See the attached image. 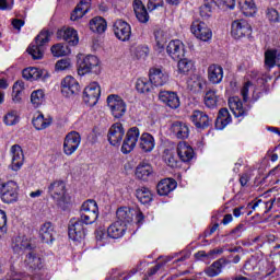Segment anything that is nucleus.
Segmentation results:
<instances>
[{
    "label": "nucleus",
    "mask_w": 280,
    "mask_h": 280,
    "mask_svg": "<svg viewBox=\"0 0 280 280\" xmlns=\"http://www.w3.org/2000/svg\"><path fill=\"white\" fill-rule=\"evenodd\" d=\"M80 217L71 220L68 229V235L73 242H82L86 237V226L95 224L100 218V208L93 199L84 201L80 208Z\"/></svg>",
    "instance_id": "obj_1"
},
{
    "label": "nucleus",
    "mask_w": 280,
    "mask_h": 280,
    "mask_svg": "<svg viewBox=\"0 0 280 280\" xmlns=\"http://www.w3.org/2000/svg\"><path fill=\"white\" fill-rule=\"evenodd\" d=\"M47 43H49V31H42L35 37V44L27 48V52L32 56L33 60H40L43 58Z\"/></svg>",
    "instance_id": "obj_2"
},
{
    "label": "nucleus",
    "mask_w": 280,
    "mask_h": 280,
    "mask_svg": "<svg viewBox=\"0 0 280 280\" xmlns=\"http://www.w3.org/2000/svg\"><path fill=\"white\" fill-rule=\"evenodd\" d=\"M48 194L59 207H62L67 200V184L60 179L51 182L48 186Z\"/></svg>",
    "instance_id": "obj_3"
},
{
    "label": "nucleus",
    "mask_w": 280,
    "mask_h": 280,
    "mask_svg": "<svg viewBox=\"0 0 280 280\" xmlns=\"http://www.w3.org/2000/svg\"><path fill=\"white\" fill-rule=\"evenodd\" d=\"M101 71L100 59L95 55L85 56L78 69L79 75H86V73H95L97 75Z\"/></svg>",
    "instance_id": "obj_4"
},
{
    "label": "nucleus",
    "mask_w": 280,
    "mask_h": 280,
    "mask_svg": "<svg viewBox=\"0 0 280 280\" xmlns=\"http://www.w3.org/2000/svg\"><path fill=\"white\" fill-rule=\"evenodd\" d=\"M253 34V27L246 20H235L232 22L231 26V36L235 38V40H240L242 38H248Z\"/></svg>",
    "instance_id": "obj_5"
},
{
    "label": "nucleus",
    "mask_w": 280,
    "mask_h": 280,
    "mask_svg": "<svg viewBox=\"0 0 280 280\" xmlns=\"http://www.w3.org/2000/svg\"><path fill=\"white\" fill-rule=\"evenodd\" d=\"M139 137H141V131H139V127H131L128 129L121 145L122 154H130V152H132V150L137 148Z\"/></svg>",
    "instance_id": "obj_6"
},
{
    "label": "nucleus",
    "mask_w": 280,
    "mask_h": 280,
    "mask_svg": "<svg viewBox=\"0 0 280 280\" xmlns=\"http://www.w3.org/2000/svg\"><path fill=\"white\" fill-rule=\"evenodd\" d=\"M107 106L112 110L113 117L119 119L126 115V102L119 95L110 94L107 97Z\"/></svg>",
    "instance_id": "obj_7"
},
{
    "label": "nucleus",
    "mask_w": 280,
    "mask_h": 280,
    "mask_svg": "<svg viewBox=\"0 0 280 280\" xmlns=\"http://www.w3.org/2000/svg\"><path fill=\"white\" fill-rule=\"evenodd\" d=\"M102 95V88L100 83L92 82L83 91V101L88 106H95L100 102Z\"/></svg>",
    "instance_id": "obj_8"
},
{
    "label": "nucleus",
    "mask_w": 280,
    "mask_h": 280,
    "mask_svg": "<svg viewBox=\"0 0 280 280\" xmlns=\"http://www.w3.org/2000/svg\"><path fill=\"white\" fill-rule=\"evenodd\" d=\"M190 32L198 38L199 40H203V43H207V40H211V37L213 36V33L211 32V28L207 26V24L202 21L196 20L192 22L190 26Z\"/></svg>",
    "instance_id": "obj_9"
},
{
    "label": "nucleus",
    "mask_w": 280,
    "mask_h": 280,
    "mask_svg": "<svg viewBox=\"0 0 280 280\" xmlns=\"http://www.w3.org/2000/svg\"><path fill=\"white\" fill-rule=\"evenodd\" d=\"M82 141V137H80V133L78 131H71L69 132L63 141V153L67 156H71L78 148H80V143Z\"/></svg>",
    "instance_id": "obj_10"
},
{
    "label": "nucleus",
    "mask_w": 280,
    "mask_h": 280,
    "mask_svg": "<svg viewBox=\"0 0 280 280\" xmlns=\"http://www.w3.org/2000/svg\"><path fill=\"white\" fill-rule=\"evenodd\" d=\"M1 194V200L7 205L16 202V198H19V185H16V182H8L4 184Z\"/></svg>",
    "instance_id": "obj_11"
},
{
    "label": "nucleus",
    "mask_w": 280,
    "mask_h": 280,
    "mask_svg": "<svg viewBox=\"0 0 280 280\" xmlns=\"http://www.w3.org/2000/svg\"><path fill=\"white\" fill-rule=\"evenodd\" d=\"M125 135L126 130L124 129V125L116 122L110 126L107 133V139L110 145H120L121 141H124Z\"/></svg>",
    "instance_id": "obj_12"
},
{
    "label": "nucleus",
    "mask_w": 280,
    "mask_h": 280,
    "mask_svg": "<svg viewBox=\"0 0 280 280\" xmlns=\"http://www.w3.org/2000/svg\"><path fill=\"white\" fill-rule=\"evenodd\" d=\"M61 93L65 97H71V95H78L80 93V83L73 77H66L61 81Z\"/></svg>",
    "instance_id": "obj_13"
},
{
    "label": "nucleus",
    "mask_w": 280,
    "mask_h": 280,
    "mask_svg": "<svg viewBox=\"0 0 280 280\" xmlns=\"http://www.w3.org/2000/svg\"><path fill=\"white\" fill-rule=\"evenodd\" d=\"M114 34L118 40H130V36L132 34V30L130 27V24L128 22L122 20H117L114 23Z\"/></svg>",
    "instance_id": "obj_14"
},
{
    "label": "nucleus",
    "mask_w": 280,
    "mask_h": 280,
    "mask_svg": "<svg viewBox=\"0 0 280 280\" xmlns=\"http://www.w3.org/2000/svg\"><path fill=\"white\" fill-rule=\"evenodd\" d=\"M166 52L173 60H180L185 57V45L178 39L171 40L166 47Z\"/></svg>",
    "instance_id": "obj_15"
},
{
    "label": "nucleus",
    "mask_w": 280,
    "mask_h": 280,
    "mask_svg": "<svg viewBox=\"0 0 280 280\" xmlns=\"http://www.w3.org/2000/svg\"><path fill=\"white\" fill-rule=\"evenodd\" d=\"M159 100L160 102H162V104L168 106V108L176 109L178 108V106H180V98L178 97V94L176 92L160 91Z\"/></svg>",
    "instance_id": "obj_16"
},
{
    "label": "nucleus",
    "mask_w": 280,
    "mask_h": 280,
    "mask_svg": "<svg viewBox=\"0 0 280 280\" xmlns=\"http://www.w3.org/2000/svg\"><path fill=\"white\" fill-rule=\"evenodd\" d=\"M149 80L153 86H165L170 82V75L159 68H151L149 71Z\"/></svg>",
    "instance_id": "obj_17"
},
{
    "label": "nucleus",
    "mask_w": 280,
    "mask_h": 280,
    "mask_svg": "<svg viewBox=\"0 0 280 280\" xmlns=\"http://www.w3.org/2000/svg\"><path fill=\"white\" fill-rule=\"evenodd\" d=\"M229 265V260L224 259V258H220L218 260H215L214 262H212L210 266H208L203 272L205 275H207V277L213 278V277H218L220 275H222V268H224V266Z\"/></svg>",
    "instance_id": "obj_18"
},
{
    "label": "nucleus",
    "mask_w": 280,
    "mask_h": 280,
    "mask_svg": "<svg viewBox=\"0 0 280 280\" xmlns=\"http://www.w3.org/2000/svg\"><path fill=\"white\" fill-rule=\"evenodd\" d=\"M12 153V161H11V168L13 172H19L21 167L23 166V149H21V145L14 144L11 148Z\"/></svg>",
    "instance_id": "obj_19"
},
{
    "label": "nucleus",
    "mask_w": 280,
    "mask_h": 280,
    "mask_svg": "<svg viewBox=\"0 0 280 280\" xmlns=\"http://www.w3.org/2000/svg\"><path fill=\"white\" fill-rule=\"evenodd\" d=\"M229 106L234 117H244L245 115H248V109L244 107L242 100L237 96L229 98Z\"/></svg>",
    "instance_id": "obj_20"
},
{
    "label": "nucleus",
    "mask_w": 280,
    "mask_h": 280,
    "mask_svg": "<svg viewBox=\"0 0 280 280\" xmlns=\"http://www.w3.org/2000/svg\"><path fill=\"white\" fill-rule=\"evenodd\" d=\"M58 38H62L71 45L72 47H75L80 43V38L78 37V31L73 28H66V30H60L57 33Z\"/></svg>",
    "instance_id": "obj_21"
},
{
    "label": "nucleus",
    "mask_w": 280,
    "mask_h": 280,
    "mask_svg": "<svg viewBox=\"0 0 280 280\" xmlns=\"http://www.w3.org/2000/svg\"><path fill=\"white\" fill-rule=\"evenodd\" d=\"M39 238L44 244L54 243V224H51V222H46L40 225Z\"/></svg>",
    "instance_id": "obj_22"
},
{
    "label": "nucleus",
    "mask_w": 280,
    "mask_h": 280,
    "mask_svg": "<svg viewBox=\"0 0 280 280\" xmlns=\"http://www.w3.org/2000/svg\"><path fill=\"white\" fill-rule=\"evenodd\" d=\"M224 78V69L218 65H211L208 68V80L211 84H220Z\"/></svg>",
    "instance_id": "obj_23"
},
{
    "label": "nucleus",
    "mask_w": 280,
    "mask_h": 280,
    "mask_svg": "<svg viewBox=\"0 0 280 280\" xmlns=\"http://www.w3.org/2000/svg\"><path fill=\"white\" fill-rule=\"evenodd\" d=\"M126 223H121V221H116L107 228V235L108 237H112V240H119V237H124V233H126Z\"/></svg>",
    "instance_id": "obj_24"
},
{
    "label": "nucleus",
    "mask_w": 280,
    "mask_h": 280,
    "mask_svg": "<svg viewBox=\"0 0 280 280\" xmlns=\"http://www.w3.org/2000/svg\"><path fill=\"white\" fill-rule=\"evenodd\" d=\"M156 145V140L152 133L143 132L140 136L139 148L142 152H152Z\"/></svg>",
    "instance_id": "obj_25"
},
{
    "label": "nucleus",
    "mask_w": 280,
    "mask_h": 280,
    "mask_svg": "<svg viewBox=\"0 0 280 280\" xmlns=\"http://www.w3.org/2000/svg\"><path fill=\"white\" fill-rule=\"evenodd\" d=\"M177 154L184 163H189L194 159V149L187 142H179L177 144Z\"/></svg>",
    "instance_id": "obj_26"
},
{
    "label": "nucleus",
    "mask_w": 280,
    "mask_h": 280,
    "mask_svg": "<svg viewBox=\"0 0 280 280\" xmlns=\"http://www.w3.org/2000/svg\"><path fill=\"white\" fill-rule=\"evenodd\" d=\"M190 119L192 124L196 126V128H209V115H207L205 112L195 110L190 116Z\"/></svg>",
    "instance_id": "obj_27"
},
{
    "label": "nucleus",
    "mask_w": 280,
    "mask_h": 280,
    "mask_svg": "<svg viewBox=\"0 0 280 280\" xmlns=\"http://www.w3.org/2000/svg\"><path fill=\"white\" fill-rule=\"evenodd\" d=\"M176 186H177V183L175 179H172V178L162 179L156 186L158 194L159 196H167L168 194H171V191H174Z\"/></svg>",
    "instance_id": "obj_28"
},
{
    "label": "nucleus",
    "mask_w": 280,
    "mask_h": 280,
    "mask_svg": "<svg viewBox=\"0 0 280 280\" xmlns=\"http://www.w3.org/2000/svg\"><path fill=\"white\" fill-rule=\"evenodd\" d=\"M89 10H91V0H81L71 13V21L82 19V16H84Z\"/></svg>",
    "instance_id": "obj_29"
},
{
    "label": "nucleus",
    "mask_w": 280,
    "mask_h": 280,
    "mask_svg": "<svg viewBox=\"0 0 280 280\" xmlns=\"http://www.w3.org/2000/svg\"><path fill=\"white\" fill-rule=\"evenodd\" d=\"M133 12L140 23H148V21H150L148 10L145 9V5H143V2H141V0L133 1Z\"/></svg>",
    "instance_id": "obj_30"
},
{
    "label": "nucleus",
    "mask_w": 280,
    "mask_h": 280,
    "mask_svg": "<svg viewBox=\"0 0 280 280\" xmlns=\"http://www.w3.org/2000/svg\"><path fill=\"white\" fill-rule=\"evenodd\" d=\"M117 222H121V224H130L132 222V218H135V210L128 207L118 208L116 211Z\"/></svg>",
    "instance_id": "obj_31"
},
{
    "label": "nucleus",
    "mask_w": 280,
    "mask_h": 280,
    "mask_svg": "<svg viewBox=\"0 0 280 280\" xmlns=\"http://www.w3.org/2000/svg\"><path fill=\"white\" fill-rule=\"evenodd\" d=\"M203 102L207 108H210V109L218 108V103L220 102V95H218V90L215 89L207 90L203 97Z\"/></svg>",
    "instance_id": "obj_32"
},
{
    "label": "nucleus",
    "mask_w": 280,
    "mask_h": 280,
    "mask_svg": "<svg viewBox=\"0 0 280 280\" xmlns=\"http://www.w3.org/2000/svg\"><path fill=\"white\" fill-rule=\"evenodd\" d=\"M231 114L229 113L228 108H221L219 110V115L215 120V128L217 130H224L225 127L231 124Z\"/></svg>",
    "instance_id": "obj_33"
},
{
    "label": "nucleus",
    "mask_w": 280,
    "mask_h": 280,
    "mask_svg": "<svg viewBox=\"0 0 280 280\" xmlns=\"http://www.w3.org/2000/svg\"><path fill=\"white\" fill-rule=\"evenodd\" d=\"M153 172L152 165L147 162H141L136 168V176L139 180H148Z\"/></svg>",
    "instance_id": "obj_34"
},
{
    "label": "nucleus",
    "mask_w": 280,
    "mask_h": 280,
    "mask_svg": "<svg viewBox=\"0 0 280 280\" xmlns=\"http://www.w3.org/2000/svg\"><path fill=\"white\" fill-rule=\"evenodd\" d=\"M34 244L32 243V238L23 235L16 236L14 240L13 248L14 250H32Z\"/></svg>",
    "instance_id": "obj_35"
},
{
    "label": "nucleus",
    "mask_w": 280,
    "mask_h": 280,
    "mask_svg": "<svg viewBox=\"0 0 280 280\" xmlns=\"http://www.w3.org/2000/svg\"><path fill=\"white\" fill-rule=\"evenodd\" d=\"M32 124L36 130H45V128L51 126V119L45 118L43 114L37 113L33 117Z\"/></svg>",
    "instance_id": "obj_36"
},
{
    "label": "nucleus",
    "mask_w": 280,
    "mask_h": 280,
    "mask_svg": "<svg viewBox=\"0 0 280 280\" xmlns=\"http://www.w3.org/2000/svg\"><path fill=\"white\" fill-rule=\"evenodd\" d=\"M172 130L177 139H188L189 138V127L185 122H174Z\"/></svg>",
    "instance_id": "obj_37"
},
{
    "label": "nucleus",
    "mask_w": 280,
    "mask_h": 280,
    "mask_svg": "<svg viewBox=\"0 0 280 280\" xmlns=\"http://www.w3.org/2000/svg\"><path fill=\"white\" fill-rule=\"evenodd\" d=\"M106 20L102 16H96L90 21V30L96 34H104L106 32Z\"/></svg>",
    "instance_id": "obj_38"
},
{
    "label": "nucleus",
    "mask_w": 280,
    "mask_h": 280,
    "mask_svg": "<svg viewBox=\"0 0 280 280\" xmlns=\"http://www.w3.org/2000/svg\"><path fill=\"white\" fill-rule=\"evenodd\" d=\"M187 89L192 93H200L202 91V78L198 74H192L187 80Z\"/></svg>",
    "instance_id": "obj_39"
},
{
    "label": "nucleus",
    "mask_w": 280,
    "mask_h": 280,
    "mask_svg": "<svg viewBox=\"0 0 280 280\" xmlns=\"http://www.w3.org/2000/svg\"><path fill=\"white\" fill-rule=\"evenodd\" d=\"M219 0H205L202 7H200V16L202 19H209L213 14V10L218 5Z\"/></svg>",
    "instance_id": "obj_40"
},
{
    "label": "nucleus",
    "mask_w": 280,
    "mask_h": 280,
    "mask_svg": "<svg viewBox=\"0 0 280 280\" xmlns=\"http://www.w3.org/2000/svg\"><path fill=\"white\" fill-rule=\"evenodd\" d=\"M174 257H178V254H175L174 256L160 257L158 259L156 265L149 269L148 277H154V275H156V272L161 268L165 267L166 264H170V261H172V259H174Z\"/></svg>",
    "instance_id": "obj_41"
},
{
    "label": "nucleus",
    "mask_w": 280,
    "mask_h": 280,
    "mask_svg": "<svg viewBox=\"0 0 280 280\" xmlns=\"http://www.w3.org/2000/svg\"><path fill=\"white\" fill-rule=\"evenodd\" d=\"M136 198L142 205H148L149 202H152V191L145 187L138 188L136 190Z\"/></svg>",
    "instance_id": "obj_42"
},
{
    "label": "nucleus",
    "mask_w": 280,
    "mask_h": 280,
    "mask_svg": "<svg viewBox=\"0 0 280 280\" xmlns=\"http://www.w3.org/2000/svg\"><path fill=\"white\" fill-rule=\"evenodd\" d=\"M22 75L24 80H31V82H34V80H39V78L43 77V70L38 68H26L22 71Z\"/></svg>",
    "instance_id": "obj_43"
},
{
    "label": "nucleus",
    "mask_w": 280,
    "mask_h": 280,
    "mask_svg": "<svg viewBox=\"0 0 280 280\" xmlns=\"http://www.w3.org/2000/svg\"><path fill=\"white\" fill-rule=\"evenodd\" d=\"M50 50L55 58H61L62 56H69L71 54V49H69V46L63 44H55L50 48Z\"/></svg>",
    "instance_id": "obj_44"
},
{
    "label": "nucleus",
    "mask_w": 280,
    "mask_h": 280,
    "mask_svg": "<svg viewBox=\"0 0 280 280\" xmlns=\"http://www.w3.org/2000/svg\"><path fill=\"white\" fill-rule=\"evenodd\" d=\"M25 91V83L23 81H16L13 84L12 100L15 104H19L22 100L21 95Z\"/></svg>",
    "instance_id": "obj_45"
},
{
    "label": "nucleus",
    "mask_w": 280,
    "mask_h": 280,
    "mask_svg": "<svg viewBox=\"0 0 280 280\" xmlns=\"http://www.w3.org/2000/svg\"><path fill=\"white\" fill-rule=\"evenodd\" d=\"M25 264L28 266V268H32V270H38V268L43 266V260L40 257L36 256V254L30 253L26 256Z\"/></svg>",
    "instance_id": "obj_46"
},
{
    "label": "nucleus",
    "mask_w": 280,
    "mask_h": 280,
    "mask_svg": "<svg viewBox=\"0 0 280 280\" xmlns=\"http://www.w3.org/2000/svg\"><path fill=\"white\" fill-rule=\"evenodd\" d=\"M136 89L138 93H150V91H152V81L140 78L136 82Z\"/></svg>",
    "instance_id": "obj_47"
},
{
    "label": "nucleus",
    "mask_w": 280,
    "mask_h": 280,
    "mask_svg": "<svg viewBox=\"0 0 280 280\" xmlns=\"http://www.w3.org/2000/svg\"><path fill=\"white\" fill-rule=\"evenodd\" d=\"M155 43L159 51H163L165 48V43H167V34L163 30H156L154 32Z\"/></svg>",
    "instance_id": "obj_48"
},
{
    "label": "nucleus",
    "mask_w": 280,
    "mask_h": 280,
    "mask_svg": "<svg viewBox=\"0 0 280 280\" xmlns=\"http://www.w3.org/2000/svg\"><path fill=\"white\" fill-rule=\"evenodd\" d=\"M45 102V92L43 90L33 91L31 94V103L35 108L43 105Z\"/></svg>",
    "instance_id": "obj_49"
},
{
    "label": "nucleus",
    "mask_w": 280,
    "mask_h": 280,
    "mask_svg": "<svg viewBox=\"0 0 280 280\" xmlns=\"http://www.w3.org/2000/svg\"><path fill=\"white\" fill-rule=\"evenodd\" d=\"M238 7L245 16H250L253 14L252 10H255V2L253 0H240Z\"/></svg>",
    "instance_id": "obj_50"
},
{
    "label": "nucleus",
    "mask_w": 280,
    "mask_h": 280,
    "mask_svg": "<svg viewBox=\"0 0 280 280\" xmlns=\"http://www.w3.org/2000/svg\"><path fill=\"white\" fill-rule=\"evenodd\" d=\"M277 65V50H267L265 52V66L272 69Z\"/></svg>",
    "instance_id": "obj_51"
},
{
    "label": "nucleus",
    "mask_w": 280,
    "mask_h": 280,
    "mask_svg": "<svg viewBox=\"0 0 280 280\" xmlns=\"http://www.w3.org/2000/svg\"><path fill=\"white\" fill-rule=\"evenodd\" d=\"M177 67H178L179 73L186 74V73H189V71H191V69H194V61H191L187 58H184L178 61Z\"/></svg>",
    "instance_id": "obj_52"
},
{
    "label": "nucleus",
    "mask_w": 280,
    "mask_h": 280,
    "mask_svg": "<svg viewBox=\"0 0 280 280\" xmlns=\"http://www.w3.org/2000/svg\"><path fill=\"white\" fill-rule=\"evenodd\" d=\"M3 121L7 126H14L15 124H19V115L16 112H9L4 116Z\"/></svg>",
    "instance_id": "obj_53"
},
{
    "label": "nucleus",
    "mask_w": 280,
    "mask_h": 280,
    "mask_svg": "<svg viewBox=\"0 0 280 280\" xmlns=\"http://www.w3.org/2000/svg\"><path fill=\"white\" fill-rule=\"evenodd\" d=\"M149 52H150V49L148 48V46H137V47L133 49V54H135V56H137L138 58H145Z\"/></svg>",
    "instance_id": "obj_54"
},
{
    "label": "nucleus",
    "mask_w": 280,
    "mask_h": 280,
    "mask_svg": "<svg viewBox=\"0 0 280 280\" xmlns=\"http://www.w3.org/2000/svg\"><path fill=\"white\" fill-rule=\"evenodd\" d=\"M71 67V61L69 59H61L56 62L55 69L56 71H67Z\"/></svg>",
    "instance_id": "obj_55"
},
{
    "label": "nucleus",
    "mask_w": 280,
    "mask_h": 280,
    "mask_svg": "<svg viewBox=\"0 0 280 280\" xmlns=\"http://www.w3.org/2000/svg\"><path fill=\"white\" fill-rule=\"evenodd\" d=\"M267 19L270 23H279V11L277 9H268Z\"/></svg>",
    "instance_id": "obj_56"
},
{
    "label": "nucleus",
    "mask_w": 280,
    "mask_h": 280,
    "mask_svg": "<svg viewBox=\"0 0 280 280\" xmlns=\"http://www.w3.org/2000/svg\"><path fill=\"white\" fill-rule=\"evenodd\" d=\"M164 161L168 167H176L178 165V161H176V158L172 153H166Z\"/></svg>",
    "instance_id": "obj_57"
},
{
    "label": "nucleus",
    "mask_w": 280,
    "mask_h": 280,
    "mask_svg": "<svg viewBox=\"0 0 280 280\" xmlns=\"http://www.w3.org/2000/svg\"><path fill=\"white\" fill-rule=\"evenodd\" d=\"M8 229V215L5 211L0 210V231H7Z\"/></svg>",
    "instance_id": "obj_58"
},
{
    "label": "nucleus",
    "mask_w": 280,
    "mask_h": 280,
    "mask_svg": "<svg viewBox=\"0 0 280 280\" xmlns=\"http://www.w3.org/2000/svg\"><path fill=\"white\" fill-rule=\"evenodd\" d=\"M163 5V0H149L148 2V10L150 12L156 10V8H162Z\"/></svg>",
    "instance_id": "obj_59"
},
{
    "label": "nucleus",
    "mask_w": 280,
    "mask_h": 280,
    "mask_svg": "<svg viewBox=\"0 0 280 280\" xmlns=\"http://www.w3.org/2000/svg\"><path fill=\"white\" fill-rule=\"evenodd\" d=\"M252 84H253V83H250V81H247V82L243 85V88H242V90H241V95H242L244 102H248V89L250 88Z\"/></svg>",
    "instance_id": "obj_60"
},
{
    "label": "nucleus",
    "mask_w": 280,
    "mask_h": 280,
    "mask_svg": "<svg viewBox=\"0 0 280 280\" xmlns=\"http://www.w3.org/2000/svg\"><path fill=\"white\" fill-rule=\"evenodd\" d=\"M244 231H246V228L241 223L232 231V233L236 235V237H242V233H244Z\"/></svg>",
    "instance_id": "obj_61"
},
{
    "label": "nucleus",
    "mask_w": 280,
    "mask_h": 280,
    "mask_svg": "<svg viewBox=\"0 0 280 280\" xmlns=\"http://www.w3.org/2000/svg\"><path fill=\"white\" fill-rule=\"evenodd\" d=\"M222 253H224L222 248L211 249L210 252H208V259H215V256L222 255Z\"/></svg>",
    "instance_id": "obj_62"
},
{
    "label": "nucleus",
    "mask_w": 280,
    "mask_h": 280,
    "mask_svg": "<svg viewBox=\"0 0 280 280\" xmlns=\"http://www.w3.org/2000/svg\"><path fill=\"white\" fill-rule=\"evenodd\" d=\"M97 242H104L106 240V232L103 229H98L95 232Z\"/></svg>",
    "instance_id": "obj_63"
},
{
    "label": "nucleus",
    "mask_w": 280,
    "mask_h": 280,
    "mask_svg": "<svg viewBox=\"0 0 280 280\" xmlns=\"http://www.w3.org/2000/svg\"><path fill=\"white\" fill-rule=\"evenodd\" d=\"M12 25H13L14 30L21 31V28L23 27V25H25V21L19 20V19H13V20H12Z\"/></svg>",
    "instance_id": "obj_64"
}]
</instances>
